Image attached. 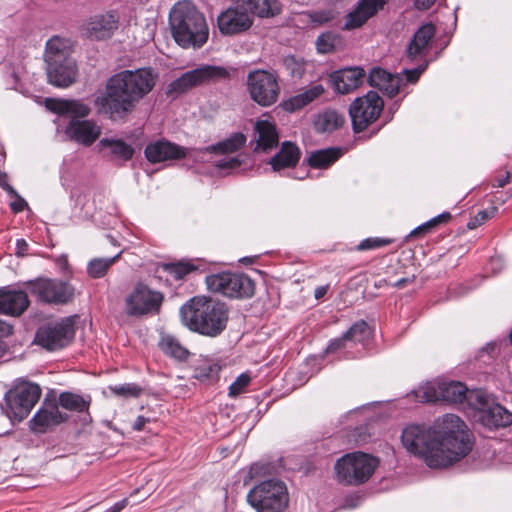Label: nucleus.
Instances as JSON below:
<instances>
[{
  "instance_id": "1",
  "label": "nucleus",
  "mask_w": 512,
  "mask_h": 512,
  "mask_svg": "<svg viewBox=\"0 0 512 512\" xmlns=\"http://www.w3.org/2000/svg\"><path fill=\"white\" fill-rule=\"evenodd\" d=\"M401 439L408 452L432 469L447 468L472 449L466 424L454 414L443 415L433 426L409 425Z\"/></svg>"
},
{
  "instance_id": "2",
  "label": "nucleus",
  "mask_w": 512,
  "mask_h": 512,
  "mask_svg": "<svg viewBox=\"0 0 512 512\" xmlns=\"http://www.w3.org/2000/svg\"><path fill=\"white\" fill-rule=\"evenodd\" d=\"M157 79L158 74L150 67L122 70L107 79L104 92L94 104L110 120H122L153 90Z\"/></svg>"
},
{
  "instance_id": "3",
  "label": "nucleus",
  "mask_w": 512,
  "mask_h": 512,
  "mask_svg": "<svg viewBox=\"0 0 512 512\" xmlns=\"http://www.w3.org/2000/svg\"><path fill=\"white\" fill-rule=\"evenodd\" d=\"M183 324L191 331L208 337L220 335L228 322V309L223 302L206 296H195L180 309Z\"/></svg>"
},
{
  "instance_id": "4",
  "label": "nucleus",
  "mask_w": 512,
  "mask_h": 512,
  "mask_svg": "<svg viewBox=\"0 0 512 512\" xmlns=\"http://www.w3.org/2000/svg\"><path fill=\"white\" fill-rule=\"evenodd\" d=\"M169 24L175 42L182 48H201L208 40L206 19L188 0L179 1L173 6Z\"/></svg>"
},
{
  "instance_id": "5",
  "label": "nucleus",
  "mask_w": 512,
  "mask_h": 512,
  "mask_svg": "<svg viewBox=\"0 0 512 512\" xmlns=\"http://www.w3.org/2000/svg\"><path fill=\"white\" fill-rule=\"evenodd\" d=\"M46 107L59 115L71 114L74 117L69 121L65 128L66 136L83 146L92 145L101 134V127L93 120H80L87 117L90 107L78 100H61L47 98Z\"/></svg>"
},
{
  "instance_id": "6",
  "label": "nucleus",
  "mask_w": 512,
  "mask_h": 512,
  "mask_svg": "<svg viewBox=\"0 0 512 512\" xmlns=\"http://www.w3.org/2000/svg\"><path fill=\"white\" fill-rule=\"evenodd\" d=\"M247 502L256 512H284L289 504L286 484L279 479H268L253 486Z\"/></svg>"
},
{
  "instance_id": "7",
  "label": "nucleus",
  "mask_w": 512,
  "mask_h": 512,
  "mask_svg": "<svg viewBox=\"0 0 512 512\" xmlns=\"http://www.w3.org/2000/svg\"><path fill=\"white\" fill-rule=\"evenodd\" d=\"M378 466V460L363 452L348 453L335 463L337 480L348 485L366 482Z\"/></svg>"
},
{
  "instance_id": "8",
  "label": "nucleus",
  "mask_w": 512,
  "mask_h": 512,
  "mask_svg": "<svg viewBox=\"0 0 512 512\" xmlns=\"http://www.w3.org/2000/svg\"><path fill=\"white\" fill-rule=\"evenodd\" d=\"M230 78L228 69L222 66L201 65L193 70L183 73L173 80L167 87L166 94L177 96L188 90L210 83Z\"/></svg>"
},
{
  "instance_id": "9",
  "label": "nucleus",
  "mask_w": 512,
  "mask_h": 512,
  "mask_svg": "<svg viewBox=\"0 0 512 512\" xmlns=\"http://www.w3.org/2000/svg\"><path fill=\"white\" fill-rule=\"evenodd\" d=\"M206 285L209 291L230 299H247L254 295L252 279L242 273L221 272L208 275Z\"/></svg>"
},
{
  "instance_id": "10",
  "label": "nucleus",
  "mask_w": 512,
  "mask_h": 512,
  "mask_svg": "<svg viewBox=\"0 0 512 512\" xmlns=\"http://www.w3.org/2000/svg\"><path fill=\"white\" fill-rule=\"evenodd\" d=\"M472 409L477 413L478 421L485 427L501 428L512 424V412L496 403L491 395L478 389L470 394Z\"/></svg>"
},
{
  "instance_id": "11",
  "label": "nucleus",
  "mask_w": 512,
  "mask_h": 512,
  "mask_svg": "<svg viewBox=\"0 0 512 512\" xmlns=\"http://www.w3.org/2000/svg\"><path fill=\"white\" fill-rule=\"evenodd\" d=\"M247 91L252 101L261 107L275 104L280 95L278 75L267 70H253L248 73Z\"/></svg>"
},
{
  "instance_id": "12",
  "label": "nucleus",
  "mask_w": 512,
  "mask_h": 512,
  "mask_svg": "<svg viewBox=\"0 0 512 512\" xmlns=\"http://www.w3.org/2000/svg\"><path fill=\"white\" fill-rule=\"evenodd\" d=\"M163 299L164 297L161 292L139 282L125 297V313L129 317L135 318L157 314Z\"/></svg>"
},
{
  "instance_id": "13",
  "label": "nucleus",
  "mask_w": 512,
  "mask_h": 512,
  "mask_svg": "<svg viewBox=\"0 0 512 512\" xmlns=\"http://www.w3.org/2000/svg\"><path fill=\"white\" fill-rule=\"evenodd\" d=\"M25 286L39 301L47 304L64 305L75 296L74 286L60 279L37 278L26 282Z\"/></svg>"
},
{
  "instance_id": "14",
  "label": "nucleus",
  "mask_w": 512,
  "mask_h": 512,
  "mask_svg": "<svg viewBox=\"0 0 512 512\" xmlns=\"http://www.w3.org/2000/svg\"><path fill=\"white\" fill-rule=\"evenodd\" d=\"M41 396L39 385L22 382L9 390L5 395L7 415L15 421L25 419Z\"/></svg>"
},
{
  "instance_id": "15",
  "label": "nucleus",
  "mask_w": 512,
  "mask_h": 512,
  "mask_svg": "<svg viewBox=\"0 0 512 512\" xmlns=\"http://www.w3.org/2000/svg\"><path fill=\"white\" fill-rule=\"evenodd\" d=\"M384 107V101L375 91L355 99L349 107L353 130L356 133L365 130L376 121Z\"/></svg>"
},
{
  "instance_id": "16",
  "label": "nucleus",
  "mask_w": 512,
  "mask_h": 512,
  "mask_svg": "<svg viewBox=\"0 0 512 512\" xmlns=\"http://www.w3.org/2000/svg\"><path fill=\"white\" fill-rule=\"evenodd\" d=\"M475 390H468L462 382L450 381L442 382L437 387L433 384H427L417 391V396L423 402H436L438 400L451 403L466 402L472 408L470 394Z\"/></svg>"
},
{
  "instance_id": "17",
  "label": "nucleus",
  "mask_w": 512,
  "mask_h": 512,
  "mask_svg": "<svg viewBox=\"0 0 512 512\" xmlns=\"http://www.w3.org/2000/svg\"><path fill=\"white\" fill-rule=\"evenodd\" d=\"M75 334L74 323L70 318L40 327L35 335V343L48 351H55L67 346Z\"/></svg>"
},
{
  "instance_id": "18",
  "label": "nucleus",
  "mask_w": 512,
  "mask_h": 512,
  "mask_svg": "<svg viewBox=\"0 0 512 512\" xmlns=\"http://www.w3.org/2000/svg\"><path fill=\"white\" fill-rule=\"evenodd\" d=\"M253 23L250 13L240 6L229 7L217 18L220 32L224 35H234L248 30Z\"/></svg>"
},
{
  "instance_id": "19",
  "label": "nucleus",
  "mask_w": 512,
  "mask_h": 512,
  "mask_svg": "<svg viewBox=\"0 0 512 512\" xmlns=\"http://www.w3.org/2000/svg\"><path fill=\"white\" fill-rule=\"evenodd\" d=\"M195 149H187L167 140H157L149 143L144 150V155L150 163H160L168 160L185 158Z\"/></svg>"
},
{
  "instance_id": "20",
  "label": "nucleus",
  "mask_w": 512,
  "mask_h": 512,
  "mask_svg": "<svg viewBox=\"0 0 512 512\" xmlns=\"http://www.w3.org/2000/svg\"><path fill=\"white\" fill-rule=\"evenodd\" d=\"M68 418V414L61 412L55 401H45L30 419L29 424L33 432L45 433L50 427L64 423Z\"/></svg>"
},
{
  "instance_id": "21",
  "label": "nucleus",
  "mask_w": 512,
  "mask_h": 512,
  "mask_svg": "<svg viewBox=\"0 0 512 512\" xmlns=\"http://www.w3.org/2000/svg\"><path fill=\"white\" fill-rule=\"evenodd\" d=\"M47 78L50 84L66 88L72 85L78 75V68L74 58L63 59L46 63Z\"/></svg>"
},
{
  "instance_id": "22",
  "label": "nucleus",
  "mask_w": 512,
  "mask_h": 512,
  "mask_svg": "<svg viewBox=\"0 0 512 512\" xmlns=\"http://www.w3.org/2000/svg\"><path fill=\"white\" fill-rule=\"evenodd\" d=\"M388 0H360L351 12L346 15L344 30H353L363 26L370 18L382 10Z\"/></svg>"
},
{
  "instance_id": "23",
  "label": "nucleus",
  "mask_w": 512,
  "mask_h": 512,
  "mask_svg": "<svg viewBox=\"0 0 512 512\" xmlns=\"http://www.w3.org/2000/svg\"><path fill=\"white\" fill-rule=\"evenodd\" d=\"M364 77V69L360 67H349L334 71L329 75L328 80L335 92L348 94L362 83Z\"/></svg>"
},
{
  "instance_id": "24",
  "label": "nucleus",
  "mask_w": 512,
  "mask_h": 512,
  "mask_svg": "<svg viewBox=\"0 0 512 512\" xmlns=\"http://www.w3.org/2000/svg\"><path fill=\"white\" fill-rule=\"evenodd\" d=\"M118 18L111 13L91 17L85 24L84 31L91 40H106L118 29Z\"/></svg>"
},
{
  "instance_id": "25",
  "label": "nucleus",
  "mask_w": 512,
  "mask_h": 512,
  "mask_svg": "<svg viewBox=\"0 0 512 512\" xmlns=\"http://www.w3.org/2000/svg\"><path fill=\"white\" fill-rule=\"evenodd\" d=\"M30 301L28 295L22 290H13L8 287L0 288V313L19 316L28 308Z\"/></svg>"
},
{
  "instance_id": "26",
  "label": "nucleus",
  "mask_w": 512,
  "mask_h": 512,
  "mask_svg": "<svg viewBox=\"0 0 512 512\" xmlns=\"http://www.w3.org/2000/svg\"><path fill=\"white\" fill-rule=\"evenodd\" d=\"M403 80L400 75H393L381 68H373L368 76L370 86L379 89L390 98L399 92Z\"/></svg>"
},
{
  "instance_id": "27",
  "label": "nucleus",
  "mask_w": 512,
  "mask_h": 512,
  "mask_svg": "<svg viewBox=\"0 0 512 512\" xmlns=\"http://www.w3.org/2000/svg\"><path fill=\"white\" fill-rule=\"evenodd\" d=\"M434 35L435 27L431 23H426L418 28L407 47V57L411 60L423 57L427 53Z\"/></svg>"
},
{
  "instance_id": "28",
  "label": "nucleus",
  "mask_w": 512,
  "mask_h": 512,
  "mask_svg": "<svg viewBox=\"0 0 512 512\" xmlns=\"http://www.w3.org/2000/svg\"><path fill=\"white\" fill-rule=\"evenodd\" d=\"M100 151L112 161L127 162L134 155V148L122 139L103 138L97 144Z\"/></svg>"
},
{
  "instance_id": "29",
  "label": "nucleus",
  "mask_w": 512,
  "mask_h": 512,
  "mask_svg": "<svg viewBox=\"0 0 512 512\" xmlns=\"http://www.w3.org/2000/svg\"><path fill=\"white\" fill-rule=\"evenodd\" d=\"M254 130L256 134L255 151L267 152L277 147L278 133L275 124L268 120H258L255 122Z\"/></svg>"
},
{
  "instance_id": "30",
  "label": "nucleus",
  "mask_w": 512,
  "mask_h": 512,
  "mask_svg": "<svg viewBox=\"0 0 512 512\" xmlns=\"http://www.w3.org/2000/svg\"><path fill=\"white\" fill-rule=\"evenodd\" d=\"M325 92V88L322 84H314L311 87L303 90L302 92L289 97L284 100L280 106L286 112L293 113L298 111L305 106L312 103L314 100L318 99Z\"/></svg>"
},
{
  "instance_id": "31",
  "label": "nucleus",
  "mask_w": 512,
  "mask_h": 512,
  "mask_svg": "<svg viewBox=\"0 0 512 512\" xmlns=\"http://www.w3.org/2000/svg\"><path fill=\"white\" fill-rule=\"evenodd\" d=\"M246 143V136L241 132H236L230 135L227 139L220 141L216 144L206 146L204 148L195 149L194 157L198 158L204 154H228L234 153L241 149Z\"/></svg>"
},
{
  "instance_id": "32",
  "label": "nucleus",
  "mask_w": 512,
  "mask_h": 512,
  "mask_svg": "<svg viewBox=\"0 0 512 512\" xmlns=\"http://www.w3.org/2000/svg\"><path fill=\"white\" fill-rule=\"evenodd\" d=\"M238 6L260 18H270L281 13L279 0H233Z\"/></svg>"
},
{
  "instance_id": "33",
  "label": "nucleus",
  "mask_w": 512,
  "mask_h": 512,
  "mask_svg": "<svg viewBox=\"0 0 512 512\" xmlns=\"http://www.w3.org/2000/svg\"><path fill=\"white\" fill-rule=\"evenodd\" d=\"M300 149L292 142H283L279 152L274 155L269 164L274 171L291 168L297 165L300 159Z\"/></svg>"
},
{
  "instance_id": "34",
  "label": "nucleus",
  "mask_w": 512,
  "mask_h": 512,
  "mask_svg": "<svg viewBox=\"0 0 512 512\" xmlns=\"http://www.w3.org/2000/svg\"><path fill=\"white\" fill-rule=\"evenodd\" d=\"M345 116L334 109H325L315 115L314 129L318 133H332L345 123Z\"/></svg>"
},
{
  "instance_id": "35",
  "label": "nucleus",
  "mask_w": 512,
  "mask_h": 512,
  "mask_svg": "<svg viewBox=\"0 0 512 512\" xmlns=\"http://www.w3.org/2000/svg\"><path fill=\"white\" fill-rule=\"evenodd\" d=\"M58 407L61 406L65 410L73 411V412H86V415L83 418L84 423L91 422V417L88 413V409L91 404L90 396H81L72 392H62L58 401L56 402Z\"/></svg>"
},
{
  "instance_id": "36",
  "label": "nucleus",
  "mask_w": 512,
  "mask_h": 512,
  "mask_svg": "<svg viewBox=\"0 0 512 512\" xmlns=\"http://www.w3.org/2000/svg\"><path fill=\"white\" fill-rule=\"evenodd\" d=\"M341 155L340 148L321 149L311 152L307 161L313 168L324 169L337 161Z\"/></svg>"
},
{
  "instance_id": "37",
  "label": "nucleus",
  "mask_w": 512,
  "mask_h": 512,
  "mask_svg": "<svg viewBox=\"0 0 512 512\" xmlns=\"http://www.w3.org/2000/svg\"><path fill=\"white\" fill-rule=\"evenodd\" d=\"M44 56L46 63L71 58L68 55V41L59 36H53L46 43Z\"/></svg>"
},
{
  "instance_id": "38",
  "label": "nucleus",
  "mask_w": 512,
  "mask_h": 512,
  "mask_svg": "<svg viewBox=\"0 0 512 512\" xmlns=\"http://www.w3.org/2000/svg\"><path fill=\"white\" fill-rule=\"evenodd\" d=\"M221 367L219 364L204 361L194 369V378L205 384H211L218 380Z\"/></svg>"
},
{
  "instance_id": "39",
  "label": "nucleus",
  "mask_w": 512,
  "mask_h": 512,
  "mask_svg": "<svg viewBox=\"0 0 512 512\" xmlns=\"http://www.w3.org/2000/svg\"><path fill=\"white\" fill-rule=\"evenodd\" d=\"M120 254L110 258H94L87 265V273L90 277L97 279L106 275L109 268L118 260Z\"/></svg>"
},
{
  "instance_id": "40",
  "label": "nucleus",
  "mask_w": 512,
  "mask_h": 512,
  "mask_svg": "<svg viewBox=\"0 0 512 512\" xmlns=\"http://www.w3.org/2000/svg\"><path fill=\"white\" fill-rule=\"evenodd\" d=\"M345 334L350 342L364 344L371 337L372 331L364 320H359Z\"/></svg>"
},
{
  "instance_id": "41",
  "label": "nucleus",
  "mask_w": 512,
  "mask_h": 512,
  "mask_svg": "<svg viewBox=\"0 0 512 512\" xmlns=\"http://www.w3.org/2000/svg\"><path fill=\"white\" fill-rule=\"evenodd\" d=\"M340 42L341 37L339 34L328 31L319 35L315 44L319 53L327 54L333 52Z\"/></svg>"
},
{
  "instance_id": "42",
  "label": "nucleus",
  "mask_w": 512,
  "mask_h": 512,
  "mask_svg": "<svg viewBox=\"0 0 512 512\" xmlns=\"http://www.w3.org/2000/svg\"><path fill=\"white\" fill-rule=\"evenodd\" d=\"M164 271H166L170 276H172L176 280L183 279L186 275L195 271L197 267L189 262V261H178L173 263H167L163 266Z\"/></svg>"
},
{
  "instance_id": "43",
  "label": "nucleus",
  "mask_w": 512,
  "mask_h": 512,
  "mask_svg": "<svg viewBox=\"0 0 512 512\" xmlns=\"http://www.w3.org/2000/svg\"><path fill=\"white\" fill-rule=\"evenodd\" d=\"M161 348L167 355L178 360H185L189 354L187 349L171 336H166L162 339Z\"/></svg>"
},
{
  "instance_id": "44",
  "label": "nucleus",
  "mask_w": 512,
  "mask_h": 512,
  "mask_svg": "<svg viewBox=\"0 0 512 512\" xmlns=\"http://www.w3.org/2000/svg\"><path fill=\"white\" fill-rule=\"evenodd\" d=\"M283 64L291 77L300 78L305 73L306 63L303 58L288 55L283 59Z\"/></svg>"
},
{
  "instance_id": "45",
  "label": "nucleus",
  "mask_w": 512,
  "mask_h": 512,
  "mask_svg": "<svg viewBox=\"0 0 512 512\" xmlns=\"http://www.w3.org/2000/svg\"><path fill=\"white\" fill-rule=\"evenodd\" d=\"M451 219V214L449 212H443L434 218L430 219L426 223L418 226L415 228L411 233L410 236H416L419 234H425L431 231L432 228L436 227L440 223H445L448 220Z\"/></svg>"
},
{
  "instance_id": "46",
  "label": "nucleus",
  "mask_w": 512,
  "mask_h": 512,
  "mask_svg": "<svg viewBox=\"0 0 512 512\" xmlns=\"http://www.w3.org/2000/svg\"><path fill=\"white\" fill-rule=\"evenodd\" d=\"M110 390L118 396L123 397H138L141 394V387L135 383H127L122 385L111 386Z\"/></svg>"
},
{
  "instance_id": "47",
  "label": "nucleus",
  "mask_w": 512,
  "mask_h": 512,
  "mask_svg": "<svg viewBox=\"0 0 512 512\" xmlns=\"http://www.w3.org/2000/svg\"><path fill=\"white\" fill-rule=\"evenodd\" d=\"M497 212V207L491 206L488 209H484L479 211L470 221L467 223V227L469 229H475L478 226L482 225L488 219L494 217Z\"/></svg>"
},
{
  "instance_id": "48",
  "label": "nucleus",
  "mask_w": 512,
  "mask_h": 512,
  "mask_svg": "<svg viewBox=\"0 0 512 512\" xmlns=\"http://www.w3.org/2000/svg\"><path fill=\"white\" fill-rule=\"evenodd\" d=\"M338 13L333 9L317 10L309 14L311 22L318 25H323L333 21L337 17Z\"/></svg>"
},
{
  "instance_id": "49",
  "label": "nucleus",
  "mask_w": 512,
  "mask_h": 512,
  "mask_svg": "<svg viewBox=\"0 0 512 512\" xmlns=\"http://www.w3.org/2000/svg\"><path fill=\"white\" fill-rule=\"evenodd\" d=\"M251 382V377L246 374V373H242L240 374L234 382L231 383V385L229 386V396L230 397H236L238 395H240L244 390L245 388L250 384Z\"/></svg>"
},
{
  "instance_id": "50",
  "label": "nucleus",
  "mask_w": 512,
  "mask_h": 512,
  "mask_svg": "<svg viewBox=\"0 0 512 512\" xmlns=\"http://www.w3.org/2000/svg\"><path fill=\"white\" fill-rule=\"evenodd\" d=\"M391 242H392V240L386 239V238H381V237L366 238V239L362 240L357 245V250L358 251L373 250V249L387 246V245L391 244Z\"/></svg>"
},
{
  "instance_id": "51",
  "label": "nucleus",
  "mask_w": 512,
  "mask_h": 512,
  "mask_svg": "<svg viewBox=\"0 0 512 512\" xmlns=\"http://www.w3.org/2000/svg\"><path fill=\"white\" fill-rule=\"evenodd\" d=\"M274 466L268 462H257L251 465L249 470V477H262L266 475H271L273 473Z\"/></svg>"
},
{
  "instance_id": "52",
  "label": "nucleus",
  "mask_w": 512,
  "mask_h": 512,
  "mask_svg": "<svg viewBox=\"0 0 512 512\" xmlns=\"http://www.w3.org/2000/svg\"><path fill=\"white\" fill-rule=\"evenodd\" d=\"M348 343H350V341L346 337V334L343 333L341 337L332 339L329 342L327 348L325 349V353L330 354L341 351L348 347Z\"/></svg>"
},
{
  "instance_id": "53",
  "label": "nucleus",
  "mask_w": 512,
  "mask_h": 512,
  "mask_svg": "<svg viewBox=\"0 0 512 512\" xmlns=\"http://www.w3.org/2000/svg\"><path fill=\"white\" fill-rule=\"evenodd\" d=\"M242 161L238 157H230L228 159L219 160L216 167L219 170H233L241 165Z\"/></svg>"
},
{
  "instance_id": "54",
  "label": "nucleus",
  "mask_w": 512,
  "mask_h": 512,
  "mask_svg": "<svg viewBox=\"0 0 512 512\" xmlns=\"http://www.w3.org/2000/svg\"><path fill=\"white\" fill-rule=\"evenodd\" d=\"M427 65H421L414 69H406L403 71L406 83L414 84L418 81L420 75L424 72Z\"/></svg>"
},
{
  "instance_id": "55",
  "label": "nucleus",
  "mask_w": 512,
  "mask_h": 512,
  "mask_svg": "<svg viewBox=\"0 0 512 512\" xmlns=\"http://www.w3.org/2000/svg\"><path fill=\"white\" fill-rule=\"evenodd\" d=\"M14 197V201L11 202L10 207L14 213L22 212L27 207V202L16 192V195H10Z\"/></svg>"
},
{
  "instance_id": "56",
  "label": "nucleus",
  "mask_w": 512,
  "mask_h": 512,
  "mask_svg": "<svg viewBox=\"0 0 512 512\" xmlns=\"http://www.w3.org/2000/svg\"><path fill=\"white\" fill-rule=\"evenodd\" d=\"M0 187L9 195H16V190L8 183L7 175L4 173H0Z\"/></svg>"
},
{
  "instance_id": "57",
  "label": "nucleus",
  "mask_w": 512,
  "mask_h": 512,
  "mask_svg": "<svg viewBox=\"0 0 512 512\" xmlns=\"http://www.w3.org/2000/svg\"><path fill=\"white\" fill-rule=\"evenodd\" d=\"M13 333V327L6 321L0 319V338L8 337Z\"/></svg>"
},
{
  "instance_id": "58",
  "label": "nucleus",
  "mask_w": 512,
  "mask_h": 512,
  "mask_svg": "<svg viewBox=\"0 0 512 512\" xmlns=\"http://www.w3.org/2000/svg\"><path fill=\"white\" fill-rule=\"evenodd\" d=\"M28 251V243L24 239L16 240V255L24 256Z\"/></svg>"
},
{
  "instance_id": "59",
  "label": "nucleus",
  "mask_w": 512,
  "mask_h": 512,
  "mask_svg": "<svg viewBox=\"0 0 512 512\" xmlns=\"http://www.w3.org/2000/svg\"><path fill=\"white\" fill-rule=\"evenodd\" d=\"M128 505V499L127 498H124L122 500H120L119 502L115 503L113 506H111L110 508H108L106 511L104 512H120L122 511L126 506Z\"/></svg>"
},
{
  "instance_id": "60",
  "label": "nucleus",
  "mask_w": 512,
  "mask_h": 512,
  "mask_svg": "<svg viewBox=\"0 0 512 512\" xmlns=\"http://www.w3.org/2000/svg\"><path fill=\"white\" fill-rule=\"evenodd\" d=\"M496 349H497L496 342H489L479 351V357H482L484 352H486L488 355H493L495 353Z\"/></svg>"
},
{
  "instance_id": "61",
  "label": "nucleus",
  "mask_w": 512,
  "mask_h": 512,
  "mask_svg": "<svg viewBox=\"0 0 512 512\" xmlns=\"http://www.w3.org/2000/svg\"><path fill=\"white\" fill-rule=\"evenodd\" d=\"M436 0H415V6L419 10H426L430 8Z\"/></svg>"
},
{
  "instance_id": "62",
  "label": "nucleus",
  "mask_w": 512,
  "mask_h": 512,
  "mask_svg": "<svg viewBox=\"0 0 512 512\" xmlns=\"http://www.w3.org/2000/svg\"><path fill=\"white\" fill-rule=\"evenodd\" d=\"M148 422V419L145 418L144 416H138L136 418V420L134 421L133 423V429L136 430V431H141L143 430L145 424Z\"/></svg>"
},
{
  "instance_id": "63",
  "label": "nucleus",
  "mask_w": 512,
  "mask_h": 512,
  "mask_svg": "<svg viewBox=\"0 0 512 512\" xmlns=\"http://www.w3.org/2000/svg\"><path fill=\"white\" fill-rule=\"evenodd\" d=\"M508 179H509V173H507L506 176L497 177L495 179L493 186L499 187V188L504 187L508 183Z\"/></svg>"
},
{
  "instance_id": "64",
  "label": "nucleus",
  "mask_w": 512,
  "mask_h": 512,
  "mask_svg": "<svg viewBox=\"0 0 512 512\" xmlns=\"http://www.w3.org/2000/svg\"><path fill=\"white\" fill-rule=\"evenodd\" d=\"M327 292V287L326 286H320L318 288H316L315 290V297L317 299H320L321 297H323Z\"/></svg>"
}]
</instances>
